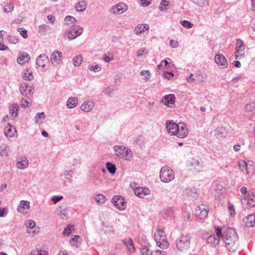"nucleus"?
<instances>
[{"instance_id":"nucleus-58","label":"nucleus","mask_w":255,"mask_h":255,"mask_svg":"<svg viewBox=\"0 0 255 255\" xmlns=\"http://www.w3.org/2000/svg\"><path fill=\"white\" fill-rule=\"evenodd\" d=\"M25 226L27 228L32 229L35 227V223L32 220H27L25 223Z\"/></svg>"},{"instance_id":"nucleus-39","label":"nucleus","mask_w":255,"mask_h":255,"mask_svg":"<svg viewBox=\"0 0 255 255\" xmlns=\"http://www.w3.org/2000/svg\"><path fill=\"white\" fill-rule=\"evenodd\" d=\"M207 242L211 245H217L219 243V240L215 238V236H210L207 238Z\"/></svg>"},{"instance_id":"nucleus-9","label":"nucleus","mask_w":255,"mask_h":255,"mask_svg":"<svg viewBox=\"0 0 255 255\" xmlns=\"http://www.w3.org/2000/svg\"><path fill=\"white\" fill-rule=\"evenodd\" d=\"M179 124H177L172 120H167L166 122V128L169 134L175 135L179 129Z\"/></svg>"},{"instance_id":"nucleus-34","label":"nucleus","mask_w":255,"mask_h":255,"mask_svg":"<svg viewBox=\"0 0 255 255\" xmlns=\"http://www.w3.org/2000/svg\"><path fill=\"white\" fill-rule=\"evenodd\" d=\"M50 30V26L46 24L40 25L38 26V32L41 35H45L47 32Z\"/></svg>"},{"instance_id":"nucleus-35","label":"nucleus","mask_w":255,"mask_h":255,"mask_svg":"<svg viewBox=\"0 0 255 255\" xmlns=\"http://www.w3.org/2000/svg\"><path fill=\"white\" fill-rule=\"evenodd\" d=\"M239 166L240 168L242 170H246L247 171V174H249L250 173H251L252 172L249 170V167H248V164L247 163V162L243 160H240L238 162Z\"/></svg>"},{"instance_id":"nucleus-44","label":"nucleus","mask_w":255,"mask_h":255,"mask_svg":"<svg viewBox=\"0 0 255 255\" xmlns=\"http://www.w3.org/2000/svg\"><path fill=\"white\" fill-rule=\"evenodd\" d=\"M45 115L44 112L37 113L34 117L35 123L43 121L45 119Z\"/></svg>"},{"instance_id":"nucleus-63","label":"nucleus","mask_w":255,"mask_h":255,"mask_svg":"<svg viewBox=\"0 0 255 255\" xmlns=\"http://www.w3.org/2000/svg\"><path fill=\"white\" fill-rule=\"evenodd\" d=\"M63 197L61 195L53 196L51 198V200L54 203V204H56L57 202L63 199Z\"/></svg>"},{"instance_id":"nucleus-57","label":"nucleus","mask_w":255,"mask_h":255,"mask_svg":"<svg viewBox=\"0 0 255 255\" xmlns=\"http://www.w3.org/2000/svg\"><path fill=\"white\" fill-rule=\"evenodd\" d=\"M90 70L94 71L95 72H97L100 71L102 68L100 65L98 64H96L95 65L90 66L89 67Z\"/></svg>"},{"instance_id":"nucleus-33","label":"nucleus","mask_w":255,"mask_h":255,"mask_svg":"<svg viewBox=\"0 0 255 255\" xmlns=\"http://www.w3.org/2000/svg\"><path fill=\"white\" fill-rule=\"evenodd\" d=\"M76 22V19L74 17L70 15L66 16L64 19V24L66 25H72V26H74V24Z\"/></svg>"},{"instance_id":"nucleus-3","label":"nucleus","mask_w":255,"mask_h":255,"mask_svg":"<svg viewBox=\"0 0 255 255\" xmlns=\"http://www.w3.org/2000/svg\"><path fill=\"white\" fill-rule=\"evenodd\" d=\"M154 240L157 245L161 249H167L169 247L165 233L162 230H156L154 234Z\"/></svg>"},{"instance_id":"nucleus-60","label":"nucleus","mask_w":255,"mask_h":255,"mask_svg":"<svg viewBox=\"0 0 255 255\" xmlns=\"http://www.w3.org/2000/svg\"><path fill=\"white\" fill-rule=\"evenodd\" d=\"M180 22L181 24L183 26L187 28H190L193 26V24L192 23H191L190 21L187 20L181 21Z\"/></svg>"},{"instance_id":"nucleus-50","label":"nucleus","mask_w":255,"mask_h":255,"mask_svg":"<svg viewBox=\"0 0 255 255\" xmlns=\"http://www.w3.org/2000/svg\"><path fill=\"white\" fill-rule=\"evenodd\" d=\"M74 230V227L72 225H68L67 227H66L63 232V235H69L71 232Z\"/></svg>"},{"instance_id":"nucleus-24","label":"nucleus","mask_w":255,"mask_h":255,"mask_svg":"<svg viewBox=\"0 0 255 255\" xmlns=\"http://www.w3.org/2000/svg\"><path fill=\"white\" fill-rule=\"evenodd\" d=\"M16 132V130L14 128H12V126L8 124V127L5 128L4 129V134L7 137H13Z\"/></svg>"},{"instance_id":"nucleus-54","label":"nucleus","mask_w":255,"mask_h":255,"mask_svg":"<svg viewBox=\"0 0 255 255\" xmlns=\"http://www.w3.org/2000/svg\"><path fill=\"white\" fill-rule=\"evenodd\" d=\"M103 230H104L105 233L106 234L110 235L111 234L114 233V228H113V227L112 226H105L103 228Z\"/></svg>"},{"instance_id":"nucleus-55","label":"nucleus","mask_w":255,"mask_h":255,"mask_svg":"<svg viewBox=\"0 0 255 255\" xmlns=\"http://www.w3.org/2000/svg\"><path fill=\"white\" fill-rule=\"evenodd\" d=\"M17 31L20 33L21 36L24 38H27L28 37L27 31L25 29L22 27H19L17 28Z\"/></svg>"},{"instance_id":"nucleus-15","label":"nucleus","mask_w":255,"mask_h":255,"mask_svg":"<svg viewBox=\"0 0 255 255\" xmlns=\"http://www.w3.org/2000/svg\"><path fill=\"white\" fill-rule=\"evenodd\" d=\"M175 97L173 94H168L164 96L162 98V102L168 107H170L171 105L175 103Z\"/></svg>"},{"instance_id":"nucleus-37","label":"nucleus","mask_w":255,"mask_h":255,"mask_svg":"<svg viewBox=\"0 0 255 255\" xmlns=\"http://www.w3.org/2000/svg\"><path fill=\"white\" fill-rule=\"evenodd\" d=\"M25 71L22 76L23 78L25 80H32L34 78L32 71L29 69L25 70Z\"/></svg>"},{"instance_id":"nucleus-62","label":"nucleus","mask_w":255,"mask_h":255,"mask_svg":"<svg viewBox=\"0 0 255 255\" xmlns=\"http://www.w3.org/2000/svg\"><path fill=\"white\" fill-rule=\"evenodd\" d=\"M81 163L80 160L77 158H73L71 161V164L74 167L79 166Z\"/></svg>"},{"instance_id":"nucleus-32","label":"nucleus","mask_w":255,"mask_h":255,"mask_svg":"<svg viewBox=\"0 0 255 255\" xmlns=\"http://www.w3.org/2000/svg\"><path fill=\"white\" fill-rule=\"evenodd\" d=\"M183 194L185 196L196 197V192L195 191V189L194 188H187L183 191Z\"/></svg>"},{"instance_id":"nucleus-59","label":"nucleus","mask_w":255,"mask_h":255,"mask_svg":"<svg viewBox=\"0 0 255 255\" xmlns=\"http://www.w3.org/2000/svg\"><path fill=\"white\" fill-rule=\"evenodd\" d=\"M72 173L71 170H66L64 172V175L67 181H71Z\"/></svg>"},{"instance_id":"nucleus-7","label":"nucleus","mask_w":255,"mask_h":255,"mask_svg":"<svg viewBox=\"0 0 255 255\" xmlns=\"http://www.w3.org/2000/svg\"><path fill=\"white\" fill-rule=\"evenodd\" d=\"M62 53L60 51H53L50 56V62L53 67H57L62 63Z\"/></svg>"},{"instance_id":"nucleus-25","label":"nucleus","mask_w":255,"mask_h":255,"mask_svg":"<svg viewBox=\"0 0 255 255\" xmlns=\"http://www.w3.org/2000/svg\"><path fill=\"white\" fill-rule=\"evenodd\" d=\"M78 99L75 97L69 98L66 103V106L68 109H72L77 106Z\"/></svg>"},{"instance_id":"nucleus-38","label":"nucleus","mask_w":255,"mask_h":255,"mask_svg":"<svg viewBox=\"0 0 255 255\" xmlns=\"http://www.w3.org/2000/svg\"><path fill=\"white\" fill-rule=\"evenodd\" d=\"M106 167L108 171L111 174H114L116 172L117 167L116 165L110 162H108L106 163Z\"/></svg>"},{"instance_id":"nucleus-47","label":"nucleus","mask_w":255,"mask_h":255,"mask_svg":"<svg viewBox=\"0 0 255 255\" xmlns=\"http://www.w3.org/2000/svg\"><path fill=\"white\" fill-rule=\"evenodd\" d=\"M57 211L59 213V216L61 219H64L67 213V210L66 209H62L61 207H59L57 209Z\"/></svg>"},{"instance_id":"nucleus-22","label":"nucleus","mask_w":255,"mask_h":255,"mask_svg":"<svg viewBox=\"0 0 255 255\" xmlns=\"http://www.w3.org/2000/svg\"><path fill=\"white\" fill-rule=\"evenodd\" d=\"M124 244L127 247L128 251L130 253H132L134 251V247L132 240L130 238L126 239L123 240Z\"/></svg>"},{"instance_id":"nucleus-6","label":"nucleus","mask_w":255,"mask_h":255,"mask_svg":"<svg viewBox=\"0 0 255 255\" xmlns=\"http://www.w3.org/2000/svg\"><path fill=\"white\" fill-rule=\"evenodd\" d=\"M190 239L191 237L189 235H182L176 241V247L177 249L181 251H183L189 249Z\"/></svg>"},{"instance_id":"nucleus-52","label":"nucleus","mask_w":255,"mask_h":255,"mask_svg":"<svg viewBox=\"0 0 255 255\" xmlns=\"http://www.w3.org/2000/svg\"><path fill=\"white\" fill-rule=\"evenodd\" d=\"M169 4V1L166 0H162L160 2V6H159V9L161 11H166V8H163V6H167Z\"/></svg>"},{"instance_id":"nucleus-40","label":"nucleus","mask_w":255,"mask_h":255,"mask_svg":"<svg viewBox=\"0 0 255 255\" xmlns=\"http://www.w3.org/2000/svg\"><path fill=\"white\" fill-rule=\"evenodd\" d=\"M255 110V102H251L247 104L245 107V110L246 112L252 113Z\"/></svg>"},{"instance_id":"nucleus-28","label":"nucleus","mask_w":255,"mask_h":255,"mask_svg":"<svg viewBox=\"0 0 255 255\" xmlns=\"http://www.w3.org/2000/svg\"><path fill=\"white\" fill-rule=\"evenodd\" d=\"M30 207V202L27 201L22 200L20 202V205L18 207V211L22 212L29 209Z\"/></svg>"},{"instance_id":"nucleus-12","label":"nucleus","mask_w":255,"mask_h":255,"mask_svg":"<svg viewBox=\"0 0 255 255\" xmlns=\"http://www.w3.org/2000/svg\"><path fill=\"white\" fill-rule=\"evenodd\" d=\"M195 213L196 216L200 220L205 219L208 214V210L206 207L204 206H198L196 207Z\"/></svg>"},{"instance_id":"nucleus-11","label":"nucleus","mask_w":255,"mask_h":255,"mask_svg":"<svg viewBox=\"0 0 255 255\" xmlns=\"http://www.w3.org/2000/svg\"><path fill=\"white\" fill-rule=\"evenodd\" d=\"M179 130L177 131L176 136L178 138H183L185 137L188 133V129L187 126L183 123H179Z\"/></svg>"},{"instance_id":"nucleus-27","label":"nucleus","mask_w":255,"mask_h":255,"mask_svg":"<svg viewBox=\"0 0 255 255\" xmlns=\"http://www.w3.org/2000/svg\"><path fill=\"white\" fill-rule=\"evenodd\" d=\"M190 166L193 167L195 170L199 171L201 167L200 162L194 158H192L188 162Z\"/></svg>"},{"instance_id":"nucleus-51","label":"nucleus","mask_w":255,"mask_h":255,"mask_svg":"<svg viewBox=\"0 0 255 255\" xmlns=\"http://www.w3.org/2000/svg\"><path fill=\"white\" fill-rule=\"evenodd\" d=\"M144 140L145 138L143 136L139 135L135 139V142L137 145L142 146L144 144Z\"/></svg>"},{"instance_id":"nucleus-16","label":"nucleus","mask_w":255,"mask_h":255,"mask_svg":"<svg viewBox=\"0 0 255 255\" xmlns=\"http://www.w3.org/2000/svg\"><path fill=\"white\" fill-rule=\"evenodd\" d=\"M19 106L17 104L12 103L9 107V113L10 114L11 118L14 120L18 116L19 113Z\"/></svg>"},{"instance_id":"nucleus-41","label":"nucleus","mask_w":255,"mask_h":255,"mask_svg":"<svg viewBox=\"0 0 255 255\" xmlns=\"http://www.w3.org/2000/svg\"><path fill=\"white\" fill-rule=\"evenodd\" d=\"M236 49H238L240 52H245V45L243 41L241 39H238L237 41Z\"/></svg>"},{"instance_id":"nucleus-53","label":"nucleus","mask_w":255,"mask_h":255,"mask_svg":"<svg viewBox=\"0 0 255 255\" xmlns=\"http://www.w3.org/2000/svg\"><path fill=\"white\" fill-rule=\"evenodd\" d=\"M244 52H240L238 49H236L235 56L236 59H241L244 57Z\"/></svg>"},{"instance_id":"nucleus-21","label":"nucleus","mask_w":255,"mask_h":255,"mask_svg":"<svg viewBox=\"0 0 255 255\" xmlns=\"http://www.w3.org/2000/svg\"><path fill=\"white\" fill-rule=\"evenodd\" d=\"M149 26L146 24H138L134 28V32L136 35H139L145 30H148Z\"/></svg>"},{"instance_id":"nucleus-14","label":"nucleus","mask_w":255,"mask_h":255,"mask_svg":"<svg viewBox=\"0 0 255 255\" xmlns=\"http://www.w3.org/2000/svg\"><path fill=\"white\" fill-rule=\"evenodd\" d=\"M134 193L135 195L139 198H144L147 195H148L150 193V190L146 187H138L134 189Z\"/></svg>"},{"instance_id":"nucleus-4","label":"nucleus","mask_w":255,"mask_h":255,"mask_svg":"<svg viewBox=\"0 0 255 255\" xmlns=\"http://www.w3.org/2000/svg\"><path fill=\"white\" fill-rule=\"evenodd\" d=\"M174 178V175L172 169L168 166L162 167L160 171V179L162 182L168 183Z\"/></svg>"},{"instance_id":"nucleus-61","label":"nucleus","mask_w":255,"mask_h":255,"mask_svg":"<svg viewBox=\"0 0 255 255\" xmlns=\"http://www.w3.org/2000/svg\"><path fill=\"white\" fill-rule=\"evenodd\" d=\"M35 255H48L47 251L42 250H36L33 252Z\"/></svg>"},{"instance_id":"nucleus-8","label":"nucleus","mask_w":255,"mask_h":255,"mask_svg":"<svg viewBox=\"0 0 255 255\" xmlns=\"http://www.w3.org/2000/svg\"><path fill=\"white\" fill-rule=\"evenodd\" d=\"M113 205L118 209L123 210L127 207L126 202L121 196H115L112 200Z\"/></svg>"},{"instance_id":"nucleus-26","label":"nucleus","mask_w":255,"mask_h":255,"mask_svg":"<svg viewBox=\"0 0 255 255\" xmlns=\"http://www.w3.org/2000/svg\"><path fill=\"white\" fill-rule=\"evenodd\" d=\"M29 162L26 157L23 158L16 163V167L20 169L23 170L28 166Z\"/></svg>"},{"instance_id":"nucleus-42","label":"nucleus","mask_w":255,"mask_h":255,"mask_svg":"<svg viewBox=\"0 0 255 255\" xmlns=\"http://www.w3.org/2000/svg\"><path fill=\"white\" fill-rule=\"evenodd\" d=\"M83 62V58L81 55H78L73 59V63L74 66H79Z\"/></svg>"},{"instance_id":"nucleus-20","label":"nucleus","mask_w":255,"mask_h":255,"mask_svg":"<svg viewBox=\"0 0 255 255\" xmlns=\"http://www.w3.org/2000/svg\"><path fill=\"white\" fill-rule=\"evenodd\" d=\"M94 107V104L93 102L87 101L82 104L81 109L84 112H89L93 109Z\"/></svg>"},{"instance_id":"nucleus-56","label":"nucleus","mask_w":255,"mask_h":255,"mask_svg":"<svg viewBox=\"0 0 255 255\" xmlns=\"http://www.w3.org/2000/svg\"><path fill=\"white\" fill-rule=\"evenodd\" d=\"M140 75L144 76V80L145 81L149 80L150 78V72L148 70H142L140 72Z\"/></svg>"},{"instance_id":"nucleus-18","label":"nucleus","mask_w":255,"mask_h":255,"mask_svg":"<svg viewBox=\"0 0 255 255\" xmlns=\"http://www.w3.org/2000/svg\"><path fill=\"white\" fill-rule=\"evenodd\" d=\"M223 185L219 183L218 181L215 182L214 189L216 198L220 197L223 195Z\"/></svg>"},{"instance_id":"nucleus-19","label":"nucleus","mask_w":255,"mask_h":255,"mask_svg":"<svg viewBox=\"0 0 255 255\" xmlns=\"http://www.w3.org/2000/svg\"><path fill=\"white\" fill-rule=\"evenodd\" d=\"M20 92L23 96H27L32 92V88L26 83L23 84L19 88Z\"/></svg>"},{"instance_id":"nucleus-23","label":"nucleus","mask_w":255,"mask_h":255,"mask_svg":"<svg viewBox=\"0 0 255 255\" xmlns=\"http://www.w3.org/2000/svg\"><path fill=\"white\" fill-rule=\"evenodd\" d=\"M30 59L29 55L26 53L20 54L17 58V62L19 64H22Z\"/></svg>"},{"instance_id":"nucleus-17","label":"nucleus","mask_w":255,"mask_h":255,"mask_svg":"<svg viewBox=\"0 0 255 255\" xmlns=\"http://www.w3.org/2000/svg\"><path fill=\"white\" fill-rule=\"evenodd\" d=\"M242 205H248L250 207H254L255 206V196L251 195L248 197H244L242 200Z\"/></svg>"},{"instance_id":"nucleus-2","label":"nucleus","mask_w":255,"mask_h":255,"mask_svg":"<svg viewBox=\"0 0 255 255\" xmlns=\"http://www.w3.org/2000/svg\"><path fill=\"white\" fill-rule=\"evenodd\" d=\"M114 150L116 156L119 158L130 160L132 157L131 151L125 146L115 145L114 146Z\"/></svg>"},{"instance_id":"nucleus-36","label":"nucleus","mask_w":255,"mask_h":255,"mask_svg":"<svg viewBox=\"0 0 255 255\" xmlns=\"http://www.w3.org/2000/svg\"><path fill=\"white\" fill-rule=\"evenodd\" d=\"M94 199L98 204H103L106 201L105 196L102 194L96 195L94 197Z\"/></svg>"},{"instance_id":"nucleus-49","label":"nucleus","mask_w":255,"mask_h":255,"mask_svg":"<svg viewBox=\"0 0 255 255\" xmlns=\"http://www.w3.org/2000/svg\"><path fill=\"white\" fill-rule=\"evenodd\" d=\"M140 252L141 255H152V251H151L147 247H142L141 249Z\"/></svg>"},{"instance_id":"nucleus-48","label":"nucleus","mask_w":255,"mask_h":255,"mask_svg":"<svg viewBox=\"0 0 255 255\" xmlns=\"http://www.w3.org/2000/svg\"><path fill=\"white\" fill-rule=\"evenodd\" d=\"M228 209L230 212V215L231 217H234L236 214L234 205L230 202L228 203Z\"/></svg>"},{"instance_id":"nucleus-64","label":"nucleus","mask_w":255,"mask_h":255,"mask_svg":"<svg viewBox=\"0 0 255 255\" xmlns=\"http://www.w3.org/2000/svg\"><path fill=\"white\" fill-rule=\"evenodd\" d=\"M215 231L216 235L218 238L223 237L222 235V228L221 227H216Z\"/></svg>"},{"instance_id":"nucleus-10","label":"nucleus","mask_w":255,"mask_h":255,"mask_svg":"<svg viewBox=\"0 0 255 255\" xmlns=\"http://www.w3.org/2000/svg\"><path fill=\"white\" fill-rule=\"evenodd\" d=\"M127 8V5L126 3L123 2L119 3L111 8L110 12L113 14H121L126 11Z\"/></svg>"},{"instance_id":"nucleus-31","label":"nucleus","mask_w":255,"mask_h":255,"mask_svg":"<svg viewBox=\"0 0 255 255\" xmlns=\"http://www.w3.org/2000/svg\"><path fill=\"white\" fill-rule=\"evenodd\" d=\"M10 147L8 145L3 144L0 146V155L1 156H6L9 151Z\"/></svg>"},{"instance_id":"nucleus-29","label":"nucleus","mask_w":255,"mask_h":255,"mask_svg":"<svg viewBox=\"0 0 255 255\" xmlns=\"http://www.w3.org/2000/svg\"><path fill=\"white\" fill-rule=\"evenodd\" d=\"M255 223V216L253 214L249 215L246 220V225L248 227H253Z\"/></svg>"},{"instance_id":"nucleus-43","label":"nucleus","mask_w":255,"mask_h":255,"mask_svg":"<svg viewBox=\"0 0 255 255\" xmlns=\"http://www.w3.org/2000/svg\"><path fill=\"white\" fill-rule=\"evenodd\" d=\"M214 60L217 65H223V56L222 55L216 54L215 56Z\"/></svg>"},{"instance_id":"nucleus-46","label":"nucleus","mask_w":255,"mask_h":255,"mask_svg":"<svg viewBox=\"0 0 255 255\" xmlns=\"http://www.w3.org/2000/svg\"><path fill=\"white\" fill-rule=\"evenodd\" d=\"M14 6L13 4L10 3H6L4 7L3 10L5 13H9L11 12L13 10Z\"/></svg>"},{"instance_id":"nucleus-30","label":"nucleus","mask_w":255,"mask_h":255,"mask_svg":"<svg viewBox=\"0 0 255 255\" xmlns=\"http://www.w3.org/2000/svg\"><path fill=\"white\" fill-rule=\"evenodd\" d=\"M87 7V3L84 0H82L75 5L76 10L79 12H82L85 10Z\"/></svg>"},{"instance_id":"nucleus-13","label":"nucleus","mask_w":255,"mask_h":255,"mask_svg":"<svg viewBox=\"0 0 255 255\" xmlns=\"http://www.w3.org/2000/svg\"><path fill=\"white\" fill-rule=\"evenodd\" d=\"M49 62L48 57L45 54H41L38 56L36 59V65L43 70L46 65Z\"/></svg>"},{"instance_id":"nucleus-45","label":"nucleus","mask_w":255,"mask_h":255,"mask_svg":"<svg viewBox=\"0 0 255 255\" xmlns=\"http://www.w3.org/2000/svg\"><path fill=\"white\" fill-rule=\"evenodd\" d=\"M7 40L9 43L15 44L18 42V38L15 36L8 35L7 37Z\"/></svg>"},{"instance_id":"nucleus-5","label":"nucleus","mask_w":255,"mask_h":255,"mask_svg":"<svg viewBox=\"0 0 255 255\" xmlns=\"http://www.w3.org/2000/svg\"><path fill=\"white\" fill-rule=\"evenodd\" d=\"M83 30L81 27L71 26L67 29L64 33V36H67L69 40H73L83 33Z\"/></svg>"},{"instance_id":"nucleus-1","label":"nucleus","mask_w":255,"mask_h":255,"mask_svg":"<svg viewBox=\"0 0 255 255\" xmlns=\"http://www.w3.org/2000/svg\"><path fill=\"white\" fill-rule=\"evenodd\" d=\"M238 241L239 237L234 229L228 228L224 232V244L230 252H234L237 249Z\"/></svg>"}]
</instances>
